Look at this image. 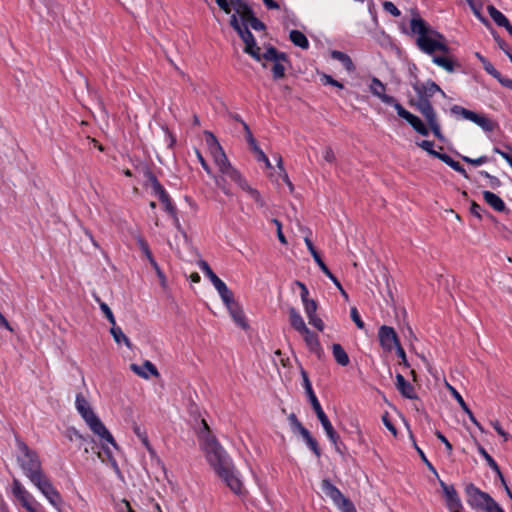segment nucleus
I'll use <instances>...</instances> for the list:
<instances>
[{
	"label": "nucleus",
	"instance_id": "nucleus-30",
	"mask_svg": "<svg viewBox=\"0 0 512 512\" xmlns=\"http://www.w3.org/2000/svg\"><path fill=\"white\" fill-rule=\"evenodd\" d=\"M221 173L230 178L241 189H243L248 184L244 177L241 175V173L231 164L227 165V167Z\"/></svg>",
	"mask_w": 512,
	"mask_h": 512
},
{
	"label": "nucleus",
	"instance_id": "nucleus-49",
	"mask_svg": "<svg viewBox=\"0 0 512 512\" xmlns=\"http://www.w3.org/2000/svg\"><path fill=\"white\" fill-rule=\"evenodd\" d=\"M273 66L271 68L272 78L274 81L280 80L285 77V64L273 62Z\"/></svg>",
	"mask_w": 512,
	"mask_h": 512
},
{
	"label": "nucleus",
	"instance_id": "nucleus-19",
	"mask_svg": "<svg viewBox=\"0 0 512 512\" xmlns=\"http://www.w3.org/2000/svg\"><path fill=\"white\" fill-rule=\"evenodd\" d=\"M396 387L403 397L412 400L418 398L413 385L400 373L396 374Z\"/></svg>",
	"mask_w": 512,
	"mask_h": 512
},
{
	"label": "nucleus",
	"instance_id": "nucleus-36",
	"mask_svg": "<svg viewBox=\"0 0 512 512\" xmlns=\"http://www.w3.org/2000/svg\"><path fill=\"white\" fill-rule=\"evenodd\" d=\"M211 153L220 172H222L227 165L231 164L221 146H217V149L212 150Z\"/></svg>",
	"mask_w": 512,
	"mask_h": 512
},
{
	"label": "nucleus",
	"instance_id": "nucleus-13",
	"mask_svg": "<svg viewBox=\"0 0 512 512\" xmlns=\"http://www.w3.org/2000/svg\"><path fill=\"white\" fill-rule=\"evenodd\" d=\"M395 110L398 116L406 120L418 134L422 136L429 135L428 127L418 116L406 110L400 103L395 105Z\"/></svg>",
	"mask_w": 512,
	"mask_h": 512
},
{
	"label": "nucleus",
	"instance_id": "nucleus-9",
	"mask_svg": "<svg viewBox=\"0 0 512 512\" xmlns=\"http://www.w3.org/2000/svg\"><path fill=\"white\" fill-rule=\"evenodd\" d=\"M12 491L15 498L28 512H41V505L33 498V496L22 486L19 480L14 479Z\"/></svg>",
	"mask_w": 512,
	"mask_h": 512
},
{
	"label": "nucleus",
	"instance_id": "nucleus-16",
	"mask_svg": "<svg viewBox=\"0 0 512 512\" xmlns=\"http://www.w3.org/2000/svg\"><path fill=\"white\" fill-rule=\"evenodd\" d=\"M137 244H138L140 250L142 251V253L144 254V256L147 258V260L153 267V269L155 270L158 278L160 279L161 284L164 285L166 277H165L163 271L161 270L160 266L156 262L153 254L149 248L148 242L143 237L139 236L137 238Z\"/></svg>",
	"mask_w": 512,
	"mask_h": 512
},
{
	"label": "nucleus",
	"instance_id": "nucleus-38",
	"mask_svg": "<svg viewBox=\"0 0 512 512\" xmlns=\"http://www.w3.org/2000/svg\"><path fill=\"white\" fill-rule=\"evenodd\" d=\"M248 144L251 147V150L256 154V159L259 162H264L267 168H272L271 163L263 152V150L258 146L257 141L254 137H251L250 142Z\"/></svg>",
	"mask_w": 512,
	"mask_h": 512
},
{
	"label": "nucleus",
	"instance_id": "nucleus-39",
	"mask_svg": "<svg viewBox=\"0 0 512 512\" xmlns=\"http://www.w3.org/2000/svg\"><path fill=\"white\" fill-rule=\"evenodd\" d=\"M475 57L481 62L483 69L486 71V73H488L493 78L500 77V72L480 52H475Z\"/></svg>",
	"mask_w": 512,
	"mask_h": 512
},
{
	"label": "nucleus",
	"instance_id": "nucleus-10",
	"mask_svg": "<svg viewBox=\"0 0 512 512\" xmlns=\"http://www.w3.org/2000/svg\"><path fill=\"white\" fill-rule=\"evenodd\" d=\"M378 339L380 346L386 352H391L394 348L401 345L399 337L393 327L382 325L378 330Z\"/></svg>",
	"mask_w": 512,
	"mask_h": 512
},
{
	"label": "nucleus",
	"instance_id": "nucleus-7",
	"mask_svg": "<svg viewBox=\"0 0 512 512\" xmlns=\"http://www.w3.org/2000/svg\"><path fill=\"white\" fill-rule=\"evenodd\" d=\"M450 111L455 116H461L465 120H469L479 127H481L485 132H492L496 128H498L497 122L491 120L485 115L478 114L474 111L466 109L460 105H453L450 108Z\"/></svg>",
	"mask_w": 512,
	"mask_h": 512
},
{
	"label": "nucleus",
	"instance_id": "nucleus-48",
	"mask_svg": "<svg viewBox=\"0 0 512 512\" xmlns=\"http://www.w3.org/2000/svg\"><path fill=\"white\" fill-rule=\"evenodd\" d=\"M288 421L290 423L293 433L302 434V432L307 430V428H305L302 425V423L298 420L297 416L294 413H291L288 416Z\"/></svg>",
	"mask_w": 512,
	"mask_h": 512
},
{
	"label": "nucleus",
	"instance_id": "nucleus-2",
	"mask_svg": "<svg viewBox=\"0 0 512 512\" xmlns=\"http://www.w3.org/2000/svg\"><path fill=\"white\" fill-rule=\"evenodd\" d=\"M300 374L303 381V388L305 390V393L308 397V400L318 418L320 421L328 439L333 444L335 451L340 454L341 456H344L345 451L347 450L346 445L341 441L339 434L336 432L334 427L332 426L329 418L323 411L321 404L316 397L314 390L312 388V384L310 382L308 373L304 368L300 369Z\"/></svg>",
	"mask_w": 512,
	"mask_h": 512
},
{
	"label": "nucleus",
	"instance_id": "nucleus-43",
	"mask_svg": "<svg viewBox=\"0 0 512 512\" xmlns=\"http://www.w3.org/2000/svg\"><path fill=\"white\" fill-rule=\"evenodd\" d=\"M217 292L219 293L223 303L225 304L226 308L231 306L232 304L236 303L237 301L234 299L233 292L227 287V285L223 286L222 288L218 289Z\"/></svg>",
	"mask_w": 512,
	"mask_h": 512
},
{
	"label": "nucleus",
	"instance_id": "nucleus-57",
	"mask_svg": "<svg viewBox=\"0 0 512 512\" xmlns=\"http://www.w3.org/2000/svg\"><path fill=\"white\" fill-rule=\"evenodd\" d=\"M307 318H308L309 324H311L317 330H319L321 332L324 330L325 324H324L323 320L317 316L316 313L307 315Z\"/></svg>",
	"mask_w": 512,
	"mask_h": 512
},
{
	"label": "nucleus",
	"instance_id": "nucleus-14",
	"mask_svg": "<svg viewBox=\"0 0 512 512\" xmlns=\"http://www.w3.org/2000/svg\"><path fill=\"white\" fill-rule=\"evenodd\" d=\"M86 423L94 434L110 443L113 447L117 448V443L114 440L112 434L108 431V429L97 415L88 420Z\"/></svg>",
	"mask_w": 512,
	"mask_h": 512
},
{
	"label": "nucleus",
	"instance_id": "nucleus-47",
	"mask_svg": "<svg viewBox=\"0 0 512 512\" xmlns=\"http://www.w3.org/2000/svg\"><path fill=\"white\" fill-rule=\"evenodd\" d=\"M238 35L242 39V41L244 42V44H245L244 47L251 46V44L254 45V43L256 41L254 35L249 30L248 25L243 27L242 30L238 33Z\"/></svg>",
	"mask_w": 512,
	"mask_h": 512
},
{
	"label": "nucleus",
	"instance_id": "nucleus-20",
	"mask_svg": "<svg viewBox=\"0 0 512 512\" xmlns=\"http://www.w3.org/2000/svg\"><path fill=\"white\" fill-rule=\"evenodd\" d=\"M75 405H76L77 411L79 412L81 417L85 420V422H87L88 420H90L91 418L96 416V414L92 410L89 402L86 400V398L84 397V395L82 393H78L76 395Z\"/></svg>",
	"mask_w": 512,
	"mask_h": 512
},
{
	"label": "nucleus",
	"instance_id": "nucleus-28",
	"mask_svg": "<svg viewBox=\"0 0 512 512\" xmlns=\"http://www.w3.org/2000/svg\"><path fill=\"white\" fill-rule=\"evenodd\" d=\"M305 241V244L307 246V249L309 250L310 254L312 255L314 261L316 262V264L318 265V267L320 268V270L325 274H330V269L328 268V266L325 264V262L323 261L320 253L317 251V249L315 248L312 240L308 237H305L304 239Z\"/></svg>",
	"mask_w": 512,
	"mask_h": 512
},
{
	"label": "nucleus",
	"instance_id": "nucleus-26",
	"mask_svg": "<svg viewBox=\"0 0 512 512\" xmlns=\"http://www.w3.org/2000/svg\"><path fill=\"white\" fill-rule=\"evenodd\" d=\"M483 198L485 202L497 212H509L504 201L495 193L491 191H483Z\"/></svg>",
	"mask_w": 512,
	"mask_h": 512
},
{
	"label": "nucleus",
	"instance_id": "nucleus-12",
	"mask_svg": "<svg viewBox=\"0 0 512 512\" xmlns=\"http://www.w3.org/2000/svg\"><path fill=\"white\" fill-rule=\"evenodd\" d=\"M439 484L443 490L446 507L449 512H461L463 505L455 487L453 485L446 484L441 479H439Z\"/></svg>",
	"mask_w": 512,
	"mask_h": 512
},
{
	"label": "nucleus",
	"instance_id": "nucleus-64",
	"mask_svg": "<svg viewBox=\"0 0 512 512\" xmlns=\"http://www.w3.org/2000/svg\"><path fill=\"white\" fill-rule=\"evenodd\" d=\"M247 24H249L251 28L255 31H262L266 29L265 24L261 20H259L255 15L247 20Z\"/></svg>",
	"mask_w": 512,
	"mask_h": 512
},
{
	"label": "nucleus",
	"instance_id": "nucleus-5",
	"mask_svg": "<svg viewBox=\"0 0 512 512\" xmlns=\"http://www.w3.org/2000/svg\"><path fill=\"white\" fill-rule=\"evenodd\" d=\"M465 495L468 505L474 510L483 512H505L488 493L480 490L473 483H469L465 486Z\"/></svg>",
	"mask_w": 512,
	"mask_h": 512
},
{
	"label": "nucleus",
	"instance_id": "nucleus-23",
	"mask_svg": "<svg viewBox=\"0 0 512 512\" xmlns=\"http://www.w3.org/2000/svg\"><path fill=\"white\" fill-rule=\"evenodd\" d=\"M288 314H289L290 325L295 331L302 334L304 332H307V330H309V328L306 326L301 314L295 307H292V306L289 307Z\"/></svg>",
	"mask_w": 512,
	"mask_h": 512
},
{
	"label": "nucleus",
	"instance_id": "nucleus-34",
	"mask_svg": "<svg viewBox=\"0 0 512 512\" xmlns=\"http://www.w3.org/2000/svg\"><path fill=\"white\" fill-rule=\"evenodd\" d=\"M331 57L335 60H338L339 62L342 63V65L344 66V68L348 71V72H352L355 70V65L352 61V59L350 58V56L342 51H338V50H332L331 51Z\"/></svg>",
	"mask_w": 512,
	"mask_h": 512
},
{
	"label": "nucleus",
	"instance_id": "nucleus-46",
	"mask_svg": "<svg viewBox=\"0 0 512 512\" xmlns=\"http://www.w3.org/2000/svg\"><path fill=\"white\" fill-rule=\"evenodd\" d=\"M243 51L256 61L264 60L263 53H261V48L257 45L256 41L254 45L251 44V46L244 47Z\"/></svg>",
	"mask_w": 512,
	"mask_h": 512
},
{
	"label": "nucleus",
	"instance_id": "nucleus-53",
	"mask_svg": "<svg viewBox=\"0 0 512 512\" xmlns=\"http://www.w3.org/2000/svg\"><path fill=\"white\" fill-rule=\"evenodd\" d=\"M413 445H414V448L416 449L419 457L421 458V460L424 462V464L427 466V468L436 476L439 478L438 476V473H437V470L435 469V467L432 465V463L428 460V458L426 457L425 453L423 452V450L416 444L415 441H413Z\"/></svg>",
	"mask_w": 512,
	"mask_h": 512
},
{
	"label": "nucleus",
	"instance_id": "nucleus-22",
	"mask_svg": "<svg viewBox=\"0 0 512 512\" xmlns=\"http://www.w3.org/2000/svg\"><path fill=\"white\" fill-rule=\"evenodd\" d=\"M449 390L451 391V394L453 395V397L456 399V401L458 402V404L460 405V407L462 408V410L467 414V416L469 417L470 421L481 431V432H484V428L483 426L480 424V422H478V420L475 418L473 412L471 411V409L468 407V405L466 404V402L464 401L463 397L460 395V393L452 386L449 385Z\"/></svg>",
	"mask_w": 512,
	"mask_h": 512
},
{
	"label": "nucleus",
	"instance_id": "nucleus-52",
	"mask_svg": "<svg viewBox=\"0 0 512 512\" xmlns=\"http://www.w3.org/2000/svg\"><path fill=\"white\" fill-rule=\"evenodd\" d=\"M416 145L426 151L430 156L436 157L439 151L434 149V142L430 140H422L416 142Z\"/></svg>",
	"mask_w": 512,
	"mask_h": 512
},
{
	"label": "nucleus",
	"instance_id": "nucleus-63",
	"mask_svg": "<svg viewBox=\"0 0 512 512\" xmlns=\"http://www.w3.org/2000/svg\"><path fill=\"white\" fill-rule=\"evenodd\" d=\"M303 303L306 315H310L317 312L318 303L314 299L306 300Z\"/></svg>",
	"mask_w": 512,
	"mask_h": 512
},
{
	"label": "nucleus",
	"instance_id": "nucleus-51",
	"mask_svg": "<svg viewBox=\"0 0 512 512\" xmlns=\"http://www.w3.org/2000/svg\"><path fill=\"white\" fill-rule=\"evenodd\" d=\"M458 156L466 163L470 164V165H473V166H480L482 164H485L487 162L490 161V158L486 155H482L478 158H470L468 156H464V155H460L458 154Z\"/></svg>",
	"mask_w": 512,
	"mask_h": 512
},
{
	"label": "nucleus",
	"instance_id": "nucleus-33",
	"mask_svg": "<svg viewBox=\"0 0 512 512\" xmlns=\"http://www.w3.org/2000/svg\"><path fill=\"white\" fill-rule=\"evenodd\" d=\"M300 435L302 436V438L305 441L308 448L313 452V454L317 458H320L322 456V450H321L317 440L312 436L310 431L307 429L306 431L302 432V434H300Z\"/></svg>",
	"mask_w": 512,
	"mask_h": 512
},
{
	"label": "nucleus",
	"instance_id": "nucleus-60",
	"mask_svg": "<svg viewBox=\"0 0 512 512\" xmlns=\"http://www.w3.org/2000/svg\"><path fill=\"white\" fill-rule=\"evenodd\" d=\"M506 150H501L498 147L493 148V152L501 155L508 164L512 162V147L510 145H505Z\"/></svg>",
	"mask_w": 512,
	"mask_h": 512
},
{
	"label": "nucleus",
	"instance_id": "nucleus-3",
	"mask_svg": "<svg viewBox=\"0 0 512 512\" xmlns=\"http://www.w3.org/2000/svg\"><path fill=\"white\" fill-rule=\"evenodd\" d=\"M413 17L410 20V28L413 34H417L416 44L421 51L433 55L437 51L439 39L445 40V37L419 16L417 10H412Z\"/></svg>",
	"mask_w": 512,
	"mask_h": 512
},
{
	"label": "nucleus",
	"instance_id": "nucleus-25",
	"mask_svg": "<svg viewBox=\"0 0 512 512\" xmlns=\"http://www.w3.org/2000/svg\"><path fill=\"white\" fill-rule=\"evenodd\" d=\"M321 490L335 505L344 497L343 493L329 479L322 480Z\"/></svg>",
	"mask_w": 512,
	"mask_h": 512
},
{
	"label": "nucleus",
	"instance_id": "nucleus-8",
	"mask_svg": "<svg viewBox=\"0 0 512 512\" xmlns=\"http://www.w3.org/2000/svg\"><path fill=\"white\" fill-rule=\"evenodd\" d=\"M31 483H33L40 490V492L47 498L51 505H53L59 512H62V496L53 486L52 482L45 473L35 478L34 481H31Z\"/></svg>",
	"mask_w": 512,
	"mask_h": 512
},
{
	"label": "nucleus",
	"instance_id": "nucleus-42",
	"mask_svg": "<svg viewBox=\"0 0 512 512\" xmlns=\"http://www.w3.org/2000/svg\"><path fill=\"white\" fill-rule=\"evenodd\" d=\"M242 190L248 193V195L255 201L258 207L263 208L266 206L265 200L257 189L252 188L249 184H247Z\"/></svg>",
	"mask_w": 512,
	"mask_h": 512
},
{
	"label": "nucleus",
	"instance_id": "nucleus-29",
	"mask_svg": "<svg viewBox=\"0 0 512 512\" xmlns=\"http://www.w3.org/2000/svg\"><path fill=\"white\" fill-rule=\"evenodd\" d=\"M198 265L202 272L209 278L216 290L222 288L226 284L213 272L209 264L205 260H199Z\"/></svg>",
	"mask_w": 512,
	"mask_h": 512
},
{
	"label": "nucleus",
	"instance_id": "nucleus-40",
	"mask_svg": "<svg viewBox=\"0 0 512 512\" xmlns=\"http://www.w3.org/2000/svg\"><path fill=\"white\" fill-rule=\"evenodd\" d=\"M110 333L117 344H121L123 342L128 348L131 347V342L129 338L123 333L120 327L116 326V323L112 325Z\"/></svg>",
	"mask_w": 512,
	"mask_h": 512
},
{
	"label": "nucleus",
	"instance_id": "nucleus-54",
	"mask_svg": "<svg viewBox=\"0 0 512 512\" xmlns=\"http://www.w3.org/2000/svg\"><path fill=\"white\" fill-rule=\"evenodd\" d=\"M479 174L489 180V187L493 190L498 189L502 185L498 177L489 174L487 171H479Z\"/></svg>",
	"mask_w": 512,
	"mask_h": 512
},
{
	"label": "nucleus",
	"instance_id": "nucleus-11",
	"mask_svg": "<svg viewBox=\"0 0 512 512\" xmlns=\"http://www.w3.org/2000/svg\"><path fill=\"white\" fill-rule=\"evenodd\" d=\"M414 78L415 81L411 82V86L416 92L418 98H426L430 100V98L437 92L441 93L444 97L446 96L441 87L433 80L429 79L426 82H420L416 76Z\"/></svg>",
	"mask_w": 512,
	"mask_h": 512
},
{
	"label": "nucleus",
	"instance_id": "nucleus-58",
	"mask_svg": "<svg viewBox=\"0 0 512 512\" xmlns=\"http://www.w3.org/2000/svg\"><path fill=\"white\" fill-rule=\"evenodd\" d=\"M98 301H99V306H100L101 311L104 313V315L107 318V320L109 321V323L111 325H114L116 323V321H115V317H114L112 310L105 302H101L99 299H98Z\"/></svg>",
	"mask_w": 512,
	"mask_h": 512
},
{
	"label": "nucleus",
	"instance_id": "nucleus-44",
	"mask_svg": "<svg viewBox=\"0 0 512 512\" xmlns=\"http://www.w3.org/2000/svg\"><path fill=\"white\" fill-rule=\"evenodd\" d=\"M477 451L479 454L486 460L488 466L495 472H499V465L497 462L491 457V455L485 450V448L478 442H476Z\"/></svg>",
	"mask_w": 512,
	"mask_h": 512
},
{
	"label": "nucleus",
	"instance_id": "nucleus-55",
	"mask_svg": "<svg viewBox=\"0 0 512 512\" xmlns=\"http://www.w3.org/2000/svg\"><path fill=\"white\" fill-rule=\"evenodd\" d=\"M307 318H308L309 324H311L317 330H319L321 332L324 330L325 324H324L323 320L317 316L316 313L307 315Z\"/></svg>",
	"mask_w": 512,
	"mask_h": 512
},
{
	"label": "nucleus",
	"instance_id": "nucleus-45",
	"mask_svg": "<svg viewBox=\"0 0 512 512\" xmlns=\"http://www.w3.org/2000/svg\"><path fill=\"white\" fill-rule=\"evenodd\" d=\"M491 34L493 36V39L497 43L498 47L507 55L508 58L512 56V53L510 52L509 45L500 37L498 32L490 27Z\"/></svg>",
	"mask_w": 512,
	"mask_h": 512
},
{
	"label": "nucleus",
	"instance_id": "nucleus-1",
	"mask_svg": "<svg viewBox=\"0 0 512 512\" xmlns=\"http://www.w3.org/2000/svg\"><path fill=\"white\" fill-rule=\"evenodd\" d=\"M205 453L208 463L216 474L226 483L235 494H240L242 482L234 471L233 463L223 447L212 437L205 442Z\"/></svg>",
	"mask_w": 512,
	"mask_h": 512
},
{
	"label": "nucleus",
	"instance_id": "nucleus-61",
	"mask_svg": "<svg viewBox=\"0 0 512 512\" xmlns=\"http://www.w3.org/2000/svg\"><path fill=\"white\" fill-rule=\"evenodd\" d=\"M321 82L324 84V85H332L334 87H337L339 89H343L344 86L341 82H339L338 80L334 79L331 75H328V74H325L323 73L321 75Z\"/></svg>",
	"mask_w": 512,
	"mask_h": 512
},
{
	"label": "nucleus",
	"instance_id": "nucleus-50",
	"mask_svg": "<svg viewBox=\"0 0 512 512\" xmlns=\"http://www.w3.org/2000/svg\"><path fill=\"white\" fill-rule=\"evenodd\" d=\"M337 508L341 512H356V508L354 503L347 497H343L338 504H336Z\"/></svg>",
	"mask_w": 512,
	"mask_h": 512
},
{
	"label": "nucleus",
	"instance_id": "nucleus-18",
	"mask_svg": "<svg viewBox=\"0 0 512 512\" xmlns=\"http://www.w3.org/2000/svg\"><path fill=\"white\" fill-rule=\"evenodd\" d=\"M432 61L434 64L442 67L449 73H453L457 69L462 68V65L457 62L451 55H434Z\"/></svg>",
	"mask_w": 512,
	"mask_h": 512
},
{
	"label": "nucleus",
	"instance_id": "nucleus-6",
	"mask_svg": "<svg viewBox=\"0 0 512 512\" xmlns=\"http://www.w3.org/2000/svg\"><path fill=\"white\" fill-rule=\"evenodd\" d=\"M143 176L146 179V186H150L152 194L156 196L159 201L164 205L166 212H174L175 205L172 203L171 198L163 185L159 182L156 175L150 169L148 165H145L142 169Z\"/></svg>",
	"mask_w": 512,
	"mask_h": 512
},
{
	"label": "nucleus",
	"instance_id": "nucleus-62",
	"mask_svg": "<svg viewBox=\"0 0 512 512\" xmlns=\"http://www.w3.org/2000/svg\"><path fill=\"white\" fill-rule=\"evenodd\" d=\"M350 316L352 321L355 323L357 328L363 330L365 328V323L362 321L359 312L356 307H352L350 310Z\"/></svg>",
	"mask_w": 512,
	"mask_h": 512
},
{
	"label": "nucleus",
	"instance_id": "nucleus-41",
	"mask_svg": "<svg viewBox=\"0 0 512 512\" xmlns=\"http://www.w3.org/2000/svg\"><path fill=\"white\" fill-rule=\"evenodd\" d=\"M302 334L304 335V341L310 352H312L314 349L321 345L318 335L315 332L311 331L310 329Z\"/></svg>",
	"mask_w": 512,
	"mask_h": 512
},
{
	"label": "nucleus",
	"instance_id": "nucleus-15",
	"mask_svg": "<svg viewBox=\"0 0 512 512\" xmlns=\"http://www.w3.org/2000/svg\"><path fill=\"white\" fill-rule=\"evenodd\" d=\"M409 104L415 107L425 117L427 123L438 120L436 111L429 99L418 98L417 101L411 99Z\"/></svg>",
	"mask_w": 512,
	"mask_h": 512
},
{
	"label": "nucleus",
	"instance_id": "nucleus-31",
	"mask_svg": "<svg viewBox=\"0 0 512 512\" xmlns=\"http://www.w3.org/2000/svg\"><path fill=\"white\" fill-rule=\"evenodd\" d=\"M332 354L337 364L345 367L349 365L350 359L344 348L339 343L332 345Z\"/></svg>",
	"mask_w": 512,
	"mask_h": 512
},
{
	"label": "nucleus",
	"instance_id": "nucleus-35",
	"mask_svg": "<svg viewBox=\"0 0 512 512\" xmlns=\"http://www.w3.org/2000/svg\"><path fill=\"white\" fill-rule=\"evenodd\" d=\"M487 12L497 26L504 27V26L508 25V22H509L508 18L501 11H499L495 6L488 5Z\"/></svg>",
	"mask_w": 512,
	"mask_h": 512
},
{
	"label": "nucleus",
	"instance_id": "nucleus-56",
	"mask_svg": "<svg viewBox=\"0 0 512 512\" xmlns=\"http://www.w3.org/2000/svg\"><path fill=\"white\" fill-rule=\"evenodd\" d=\"M307 318H308L309 324H311L317 330H319L321 332L324 330L325 324H324L323 320L317 316L316 313L307 315Z\"/></svg>",
	"mask_w": 512,
	"mask_h": 512
},
{
	"label": "nucleus",
	"instance_id": "nucleus-27",
	"mask_svg": "<svg viewBox=\"0 0 512 512\" xmlns=\"http://www.w3.org/2000/svg\"><path fill=\"white\" fill-rule=\"evenodd\" d=\"M227 309L232 319L239 327H241L244 330L249 328V324L246 320L243 309L238 302L232 304Z\"/></svg>",
	"mask_w": 512,
	"mask_h": 512
},
{
	"label": "nucleus",
	"instance_id": "nucleus-21",
	"mask_svg": "<svg viewBox=\"0 0 512 512\" xmlns=\"http://www.w3.org/2000/svg\"><path fill=\"white\" fill-rule=\"evenodd\" d=\"M263 57L266 61L283 63L289 66L291 65L289 56L285 52L279 51L272 45H269L266 48L265 52L263 53Z\"/></svg>",
	"mask_w": 512,
	"mask_h": 512
},
{
	"label": "nucleus",
	"instance_id": "nucleus-4",
	"mask_svg": "<svg viewBox=\"0 0 512 512\" xmlns=\"http://www.w3.org/2000/svg\"><path fill=\"white\" fill-rule=\"evenodd\" d=\"M15 443L18 451L17 462L24 475L30 481H34L35 478L44 473L40 457L38 453L29 448V446L17 434L15 435Z\"/></svg>",
	"mask_w": 512,
	"mask_h": 512
},
{
	"label": "nucleus",
	"instance_id": "nucleus-17",
	"mask_svg": "<svg viewBox=\"0 0 512 512\" xmlns=\"http://www.w3.org/2000/svg\"><path fill=\"white\" fill-rule=\"evenodd\" d=\"M385 90L386 86L378 78L373 77L370 84L371 93L377 96L383 103L395 108V105L399 104V102L393 96L385 94Z\"/></svg>",
	"mask_w": 512,
	"mask_h": 512
},
{
	"label": "nucleus",
	"instance_id": "nucleus-59",
	"mask_svg": "<svg viewBox=\"0 0 512 512\" xmlns=\"http://www.w3.org/2000/svg\"><path fill=\"white\" fill-rule=\"evenodd\" d=\"M428 126L429 128L431 129L432 133L434 134V136L440 140V141H444L445 140V137L441 131V126H440V123L438 120H435L433 122H430L428 123Z\"/></svg>",
	"mask_w": 512,
	"mask_h": 512
},
{
	"label": "nucleus",
	"instance_id": "nucleus-37",
	"mask_svg": "<svg viewBox=\"0 0 512 512\" xmlns=\"http://www.w3.org/2000/svg\"><path fill=\"white\" fill-rule=\"evenodd\" d=\"M289 39L297 47L302 49L309 48V41L307 37L299 30H291L289 33Z\"/></svg>",
	"mask_w": 512,
	"mask_h": 512
},
{
	"label": "nucleus",
	"instance_id": "nucleus-24",
	"mask_svg": "<svg viewBox=\"0 0 512 512\" xmlns=\"http://www.w3.org/2000/svg\"><path fill=\"white\" fill-rule=\"evenodd\" d=\"M130 368L135 374L144 379H148L149 375L159 376V372L156 366L151 361L148 360H146L142 366L137 364H131Z\"/></svg>",
	"mask_w": 512,
	"mask_h": 512
},
{
	"label": "nucleus",
	"instance_id": "nucleus-32",
	"mask_svg": "<svg viewBox=\"0 0 512 512\" xmlns=\"http://www.w3.org/2000/svg\"><path fill=\"white\" fill-rule=\"evenodd\" d=\"M470 212L472 215H474L478 219H482L484 217L487 220H489L495 224L498 223V221L494 215H492L489 211L484 209L481 205H479L475 201H472V203H471Z\"/></svg>",
	"mask_w": 512,
	"mask_h": 512
}]
</instances>
